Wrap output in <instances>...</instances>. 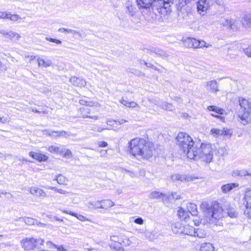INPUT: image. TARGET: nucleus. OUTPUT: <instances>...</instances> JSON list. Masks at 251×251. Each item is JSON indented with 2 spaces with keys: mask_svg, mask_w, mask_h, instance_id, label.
I'll list each match as a JSON object with an SVG mask.
<instances>
[{
  "mask_svg": "<svg viewBox=\"0 0 251 251\" xmlns=\"http://www.w3.org/2000/svg\"><path fill=\"white\" fill-rule=\"evenodd\" d=\"M175 139L176 145L188 158L200 160L206 164L212 161L214 149L211 144L201 143L198 147L195 145L193 138L185 132H179Z\"/></svg>",
  "mask_w": 251,
  "mask_h": 251,
  "instance_id": "nucleus-1",
  "label": "nucleus"
},
{
  "mask_svg": "<svg viewBox=\"0 0 251 251\" xmlns=\"http://www.w3.org/2000/svg\"><path fill=\"white\" fill-rule=\"evenodd\" d=\"M130 152L134 156L138 155L149 159L153 155V146L151 143L143 138H135L128 143Z\"/></svg>",
  "mask_w": 251,
  "mask_h": 251,
  "instance_id": "nucleus-2",
  "label": "nucleus"
},
{
  "mask_svg": "<svg viewBox=\"0 0 251 251\" xmlns=\"http://www.w3.org/2000/svg\"><path fill=\"white\" fill-rule=\"evenodd\" d=\"M201 210L211 220L217 221L224 217V210L221 204L213 201L210 205L208 202L203 201L200 205Z\"/></svg>",
  "mask_w": 251,
  "mask_h": 251,
  "instance_id": "nucleus-3",
  "label": "nucleus"
},
{
  "mask_svg": "<svg viewBox=\"0 0 251 251\" xmlns=\"http://www.w3.org/2000/svg\"><path fill=\"white\" fill-rule=\"evenodd\" d=\"M238 102L242 112L237 116L238 121L243 125L251 124V100L250 98L239 97Z\"/></svg>",
  "mask_w": 251,
  "mask_h": 251,
  "instance_id": "nucleus-4",
  "label": "nucleus"
},
{
  "mask_svg": "<svg viewBox=\"0 0 251 251\" xmlns=\"http://www.w3.org/2000/svg\"><path fill=\"white\" fill-rule=\"evenodd\" d=\"M44 242V240L41 238H25L21 240V244L25 250L28 251L34 248H41Z\"/></svg>",
  "mask_w": 251,
  "mask_h": 251,
  "instance_id": "nucleus-5",
  "label": "nucleus"
},
{
  "mask_svg": "<svg viewBox=\"0 0 251 251\" xmlns=\"http://www.w3.org/2000/svg\"><path fill=\"white\" fill-rule=\"evenodd\" d=\"M183 45L187 48H207L209 46L203 40H197L194 38L187 37L182 40Z\"/></svg>",
  "mask_w": 251,
  "mask_h": 251,
  "instance_id": "nucleus-6",
  "label": "nucleus"
},
{
  "mask_svg": "<svg viewBox=\"0 0 251 251\" xmlns=\"http://www.w3.org/2000/svg\"><path fill=\"white\" fill-rule=\"evenodd\" d=\"M243 204L245 206L244 214L251 219V189H247L244 194Z\"/></svg>",
  "mask_w": 251,
  "mask_h": 251,
  "instance_id": "nucleus-7",
  "label": "nucleus"
},
{
  "mask_svg": "<svg viewBox=\"0 0 251 251\" xmlns=\"http://www.w3.org/2000/svg\"><path fill=\"white\" fill-rule=\"evenodd\" d=\"M136 2L139 8L147 9L152 6L153 8L156 9L158 11V7L161 6L163 0H160L157 2L153 0H136Z\"/></svg>",
  "mask_w": 251,
  "mask_h": 251,
  "instance_id": "nucleus-8",
  "label": "nucleus"
},
{
  "mask_svg": "<svg viewBox=\"0 0 251 251\" xmlns=\"http://www.w3.org/2000/svg\"><path fill=\"white\" fill-rule=\"evenodd\" d=\"M207 110L209 112H213L211 115L215 118L219 119L223 122H225V117L224 115L226 114V110L223 108L218 107L216 105H209L207 107Z\"/></svg>",
  "mask_w": 251,
  "mask_h": 251,
  "instance_id": "nucleus-9",
  "label": "nucleus"
},
{
  "mask_svg": "<svg viewBox=\"0 0 251 251\" xmlns=\"http://www.w3.org/2000/svg\"><path fill=\"white\" fill-rule=\"evenodd\" d=\"M210 7V4L207 0H199L197 2L198 12L201 15H204Z\"/></svg>",
  "mask_w": 251,
  "mask_h": 251,
  "instance_id": "nucleus-10",
  "label": "nucleus"
},
{
  "mask_svg": "<svg viewBox=\"0 0 251 251\" xmlns=\"http://www.w3.org/2000/svg\"><path fill=\"white\" fill-rule=\"evenodd\" d=\"M169 196L166 194H164L158 191H153L150 193L149 198L151 199H161L164 202L167 201L169 199Z\"/></svg>",
  "mask_w": 251,
  "mask_h": 251,
  "instance_id": "nucleus-11",
  "label": "nucleus"
},
{
  "mask_svg": "<svg viewBox=\"0 0 251 251\" xmlns=\"http://www.w3.org/2000/svg\"><path fill=\"white\" fill-rule=\"evenodd\" d=\"M78 111L82 118H91L95 120H97L99 119V116H91L89 115V114L90 113V109L88 107L80 108L79 109Z\"/></svg>",
  "mask_w": 251,
  "mask_h": 251,
  "instance_id": "nucleus-12",
  "label": "nucleus"
},
{
  "mask_svg": "<svg viewBox=\"0 0 251 251\" xmlns=\"http://www.w3.org/2000/svg\"><path fill=\"white\" fill-rule=\"evenodd\" d=\"M69 81L73 85L80 87H84L86 85V82L84 79L75 76H72L70 78Z\"/></svg>",
  "mask_w": 251,
  "mask_h": 251,
  "instance_id": "nucleus-13",
  "label": "nucleus"
},
{
  "mask_svg": "<svg viewBox=\"0 0 251 251\" xmlns=\"http://www.w3.org/2000/svg\"><path fill=\"white\" fill-rule=\"evenodd\" d=\"M28 154L30 157L39 162L45 161L48 159L47 155L38 152L30 151Z\"/></svg>",
  "mask_w": 251,
  "mask_h": 251,
  "instance_id": "nucleus-14",
  "label": "nucleus"
},
{
  "mask_svg": "<svg viewBox=\"0 0 251 251\" xmlns=\"http://www.w3.org/2000/svg\"><path fill=\"white\" fill-rule=\"evenodd\" d=\"M207 90L212 93H216L219 91L218 84L216 80L209 81L206 83Z\"/></svg>",
  "mask_w": 251,
  "mask_h": 251,
  "instance_id": "nucleus-15",
  "label": "nucleus"
},
{
  "mask_svg": "<svg viewBox=\"0 0 251 251\" xmlns=\"http://www.w3.org/2000/svg\"><path fill=\"white\" fill-rule=\"evenodd\" d=\"M30 193L32 195L42 197V198L46 197V194L44 191L36 187H31L30 188Z\"/></svg>",
  "mask_w": 251,
  "mask_h": 251,
  "instance_id": "nucleus-16",
  "label": "nucleus"
},
{
  "mask_svg": "<svg viewBox=\"0 0 251 251\" xmlns=\"http://www.w3.org/2000/svg\"><path fill=\"white\" fill-rule=\"evenodd\" d=\"M239 184L238 183H230L224 184L221 187V190L223 193L226 194L229 192L232 189L238 187Z\"/></svg>",
  "mask_w": 251,
  "mask_h": 251,
  "instance_id": "nucleus-17",
  "label": "nucleus"
},
{
  "mask_svg": "<svg viewBox=\"0 0 251 251\" xmlns=\"http://www.w3.org/2000/svg\"><path fill=\"white\" fill-rule=\"evenodd\" d=\"M177 215L181 220H186L190 217L189 212L181 207H179Z\"/></svg>",
  "mask_w": 251,
  "mask_h": 251,
  "instance_id": "nucleus-18",
  "label": "nucleus"
},
{
  "mask_svg": "<svg viewBox=\"0 0 251 251\" xmlns=\"http://www.w3.org/2000/svg\"><path fill=\"white\" fill-rule=\"evenodd\" d=\"M126 12L131 16H134L136 13V7L131 2L128 1L126 3Z\"/></svg>",
  "mask_w": 251,
  "mask_h": 251,
  "instance_id": "nucleus-19",
  "label": "nucleus"
},
{
  "mask_svg": "<svg viewBox=\"0 0 251 251\" xmlns=\"http://www.w3.org/2000/svg\"><path fill=\"white\" fill-rule=\"evenodd\" d=\"M58 31L60 32H67L68 33H72L74 36L77 35L81 38L85 37L84 34H82L80 31H78L70 28H60L58 29Z\"/></svg>",
  "mask_w": 251,
  "mask_h": 251,
  "instance_id": "nucleus-20",
  "label": "nucleus"
},
{
  "mask_svg": "<svg viewBox=\"0 0 251 251\" xmlns=\"http://www.w3.org/2000/svg\"><path fill=\"white\" fill-rule=\"evenodd\" d=\"M186 210L189 212V214L192 216H197L198 214V210L196 204L192 202L187 203L186 205Z\"/></svg>",
  "mask_w": 251,
  "mask_h": 251,
  "instance_id": "nucleus-21",
  "label": "nucleus"
},
{
  "mask_svg": "<svg viewBox=\"0 0 251 251\" xmlns=\"http://www.w3.org/2000/svg\"><path fill=\"white\" fill-rule=\"evenodd\" d=\"M63 213H66V214H70L73 216H74V217H75L78 220H79V221H82V222H85V221H89L90 220L87 218L86 217L83 216V215H79V214H77L75 213H74L73 212H72V211H68L67 210H62L61 209L60 210Z\"/></svg>",
  "mask_w": 251,
  "mask_h": 251,
  "instance_id": "nucleus-22",
  "label": "nucleus"
},
{
  "mask_svg": "<svg viewBox=\"0 0 251 251\" xmlns=\"http://www.w3.org/2000/svg\"><path fill=\"white\" fill-rule=\"evenodd\" d=\"M200 251H215V247L210 243L202 244L200 248Z\"/></svg>",
  "mask_w": 251,
  "mask_h": 251,
  "instance_id": "nucleus-23",
  "label": "nucleus"
},
{
  "mask_svg": "<svg viewBox=\"0 0 251 251\" xmlns=\"http://www.w3.org/2000/svg\"><path fill=\"white\" fill-rule=\"evenodd\" d=\"M100 208H108L115 205V203L110 200L107 199L100 201Z\"/></svg>",
  "mask_w": 251,
  "mask_h": 251,
  "instance_id": "nucleus-24",
  "label": "nucleus"
},
{
  "mask_svg": "<svg viewBox=\"0 0 251 251\" xmlns=\"http://www.w3.org/2000/svg\"><path fill=\"white\" fill-rule=\"evenodd\" d=\"M86 206L90 209L100 208V201H90L86 203Z\"/></svg>",
  "mask_w": 251,
  "mask_h": 251,
  "instance_id": "nucleus-25",
  "label": "nucleus"
},
{
  "mask_svg": "<svg viewBox=\"0 0 251 251\" xmlns=\"http://www.w3.org/2000/svg\"><path fill=\"white\" fill-rule=\"evenodd\" d=\"M54 180H55L57 183L61 185H67L68 180L67 178L61 174L57 175Z\"/></svg>",
  "mask_w": 251,
  "mask_h": 251,
  "instance_id": "nucleus-26",
  "label": "nucleus"
},
{
  "mask_svg": "<svg viewBox=\"0 0 251 251\" xmlns=\"http://www.w3.org/2000/svg\"><path fill=\"white\" fill-rule=\"evenodd\" d=\"M182 232L185 235L193 236V235H195V228L189 225H186L184 226Z\"/></svg>",
  "mask_w": 251,
  "mask_h": 251,
  "instance_id": "nucleus-27",
  "label": "nucleus"
},
{
  "mask_svg": "<svg viewBox=\"0 0 251 251\" xmlns=\"http://www.w3.org/2000/svg\"><path fill=\"white\" fill-rule=\"evenodd\" d=\"M120 102L122 103L125 106L127 107H131V108H134L136 107H139V106L138 104L135 102V101H128L124 99H122L120 100Z\"/></svg>",
  "mask_w": 251,
  "mask_h": 251,
  "instance_id": "nucleus-28",
  "label": "nucleus"
},
{
  "mask_svg": "<svg viewBox=\"0 0 251 251\" xmlns=\"http://www.w3.org/2000/svg\"><path fill=\"white\" fill-rule=\"evenodd\" d=\"M110 247L111 249L114 250L116 251H124V249L122 247V243L121 241L111 243L110 245Z\"/></svg>",
  "mask_w": 251,
  "mask_h": 251,
  "instance_id": "nucleus-29",
  "label": "nucleus"
},
{
  "mask_svg": "<svg viewBox=\"0 0 251 251\" xmlns=\"http://www.w3.org/2000/svg\"><path fill=\"white\" fill-rule=\"evenodd\" d=\"M206 236V233L205 231L201 228H195V235L193 236L198 237L200 238H205Z\"/></svg>",
  "mask_w": 251,
  "mask_h": 251,
  "instance_id": "nucleus-30",
  "label": "nucleus"
},
{
  "mask_svg": "<svg viewBox=\"0 0 251 251\" xmlns=\"http://www.w3.org/2000/svg\"><path fill=\"white\" fill-rule=\"evenodd\" d=\"M6 38H9L11 40L15 41H18L21 38V36L19 34L14 32L12 31H8Z\"/></svg>",
  "mask_w": 251,
  "mask_h": 251,
  "instance_id": "nucleus-31",
  "label": "nucleus"
},
{
  "mask_svg": "<svg viewBox=\"0 0 251 251\" xmlns=\"http://www.w3.org/2000/svg\"><path fill=\"white\" fill-rule=\"evenodd\" d=\"M48 151L51 153L61 154L63 152V150L59 147L55 146H50L48 149Z\"/></svg>",
  "mask_w": 251,
  "mask_h": 251,
  "instance_id": "nucleus-32",
  "label": "nucleus"
},
{
  "mask_svg": "<svg viewBox=\"0 0 251 251\" xmlns=\"http://www.w3.org/2000/svg\"><path fill=\"white\" fill-rule=\"evenodd\" d=\"M37 61L38 63L39 66H43L44 67H48L52 65V62L50 60L45 61L43 59L38 58Z\"/></svg>",
  "mask_w": 251,
  "mask_h": 251,
  "instance_id": "nucleus-33",
  "label": "nucleus"
},
{
  "mask_svg": "<svg viewBox=\"0 0 251 251\" xmlns=\"http://www.w3.org/2000/svg\"><path fill=\"white\" fill-rule=\"evenodd\" d=\"M232 135V131L231 129L227 127H224L221 130V135L226 137H231Z\"/></svg>",
  "mask_w": 251,
  "mask_h": 251,
  "instance_id": "nucleus-34",
  "label": "nucleus"
},
{
  "mask_svg": "<svg viewBox=\"0 0 251 251\" xmlns=\"http://www.w3.org/2000/svg\"><path fill=\"white\" fill-rule=\"evenodd\" d=\"M150 50L151 52L159 56H164L165 54L163 50L156 48H152Z\"/></svg>",
  "mask_w": 251,
  "mask_h": 251,
  "instance_id": "nucleus-35",
  "label": "nucleus"
},
{
  "mask_svg": "<svg viewBox=\"0 0 251 251\" xmlns=\"http://www.w3.org/2000/svg\"><path fill=\"white\" fill-rule=\"evenodd\" d=\"M157 104L158 106L162 107L163 109H164L166 110L171 111L173 107V105L172 104L167 103L166 102H162L161 104L158 103Z\"/></svg>",
  "mask_w": 251,
  "mask_h": 251,
  "instance_id": "nucleus-36",
  "label": "nucleus"
},
{
  "mask_svg": "<svg viewBox=\"0 0 251 251\" xmlns=\"http://www.w3.org/2000/svg\"><path fill=\"white\" fill-rule=\"evenodd\" d=\"M227 213L228 216L231 218H236L237 216V213L233 208L229 207L227 209Z\"/></svg>",
  "mask_w": 251,
  "mask_h": 251,
  "instance_id": "nucleus-37",
  "label": "nucleus"
},
{
  "mask_svg": "<svg viewBox=\"0 0 251 251\" xmlns=\"http://www.w3.org/2000/svg\"><path fill=\"white\" fill-rule=\"evenodd\" d=\"M46 245L48 246V247L50 248H56L58 251H66V250H65L62 246L57 247L56 245L53 244L50 241L47 242L46 243Z\"/></svg>",
  "mask_w": 251,
  "mask_h": 251,
  "instance_id": "nucleus-38",
  "label": "nucleus"
},
{
  "mask_svg": "<svg viewBox=\"0 0 251 251\" xmlns=\"http://www.w3.org/2000/svg\"><path fill=\"white\" fill-rule=\"evenodd\" d=\"M7 19H9L12 21H17L22 18L17 14H11L8 13Z\"/></svg>",
  "mask_w": 251,
  "mask_h": 251,
  "instance_id": "nucleus-39",
  "label": "nucleus"
},
{
  "mask_svg": "<svg viewBox=\"0 0 251 251\" xmlns=\"http://www.w3.org/2000/svg\"><path fill=\"white\" fill-rule=\"evenodd\" d=\"M25 222L28 225H34L37 223V221L33 219L30 218H26L25 219Z\"/></svg>",
  "mask_w": 251,
  "mask_h": 251,
  "instance_id": "nucleus-40",
  "label": "nucleus"
},
{
  "mask_svg": "<svg viewBox=\"0 0 251 251\" xmlns=\"http://www.w3.org/2000/svg\"><path fill=\"white\" fill-rule=\"evenodd\" d=\"M92 129L93 131H97V132H100L104 130H109L110 129L109 128H102V127H100L99 125H95L93 127Z\"/></svg>",
  "mask_w": 251,
  "mask_h": 251,
  "instance_id": "nucleus-41",
  "label": "nucleus"
},
{
  "mask_svg": "<svg viewBox=\"0 0 251 251\" xmlns=\"http://www.w3.org/2000/svg\"><path fill=\"white\" fill-rule=\"evenodd\" d=\"M45 39L47 41H50L51 42H53V43H56V44H59V45H60L62 43L61 41H60L58 39H54V38L46 37L45 38Z\"/></svg>",
  "mask_w": 251,
  "mask_h": 251,
  "instance_id": "nucleus-42",
  "label": "nucleus"
},
{
  "mask_svg": "<svg viewBox=\"0 0 251 251\" xmlns=\"http://www.w3.org/2000/svg\"><path fill=\"white\" fill-rule=\"evenodd\" d=\"M244 52L247 56L251 57V45H249L246 49H244Z\"/></svg>",
  "mask_w": 251,
  "mask_h": 251,
  "instance_id": "nucleus-43",
  "label": "nucleus"
},
{
  "mask_svg": "<svg viewBox=\"0 0 251 251\" xmlns=\"http://www.w3.org/2000/svg\"><path fill=\"white\" fill-rule=\"evenodd\" d=\"M121 242L122 243V247L128 246L130 245L131 241L127 238L122 239L121 238Z\"/></svg>",
  "mask_w": 251,
  "mask_h": 251,
  "instance_id": "nucleus-44",
  "label": "nucleus"
},
{
  "mask_svg": "<svg viewBox=\"0 0 251 251\" xmlns=\"http://www.w3.org/2000/svg\"><path fill=\"white\" fill-rule=\"evenodd\" d=\"M63 156L68 159L72 158L73 157L72 151L69 149H66Z\"/></svg>",
  "mask_w": 251,
  "mask_h": 251,
  "instance_id": "nucleus-45",
  "label": "nucleus"
},
{
  "mask_svg": "<svg viewBox=\"0 0 251 251\" xmlns=\"http://www.w3.org/2000/svg\"><path fill=\"white\" fill-rule=\"evenodd\" d=\"M60 137H64L65 138H68L72 134L70 132H66L64 130L60 131ZM74 136V134H72Z\"/></svg>",
  "mask_w": 251,
  "mask_h": 251,
  "instance_id": "nucleus-46",
  "label": "nucleus"
},
{
  "mask_svg": "<svg viewBox=\"0 0 251 251\" xmlns=\"http://www.w3.org/2000/svg\"><path fill=\"white\" fill-rule=\"evenodd\" d=\"M210 132L213 135L219 136L221 135V130L218 128H212Z\"/></svg>",
  "mask_w": 251,
  "mask_h": 251,
  "instance_id": "nucleus-47",
  "label": "nucleus"
},
{
  "mask_svg": "<svg viewBox=\"0 0 251 251\" xmlns=\"http://www.w3.org/2000/svg\"><path fill=\"white\" fill-rule=\"evenodd\" d=\"M193 0H180L179 4L180 7L184 6V5H187L192 2Z\"/></svg>",
  "mask_w": 251,
  "mask_h": 251,
  "instance_id": "nucleus-48",
  "label": "nucleus"
},
{
  "mask_svg": "<svg viewBox=\"0 0 251 251\" xmlns=\"http://www.w3.org/2000/svg\"><path fill=\"white\" fill-rule=\"evenodd\" d=\"M54 191H55L56 193H58L63 194V195H66L69 193V192L67 191L66 190L61 189H59L56 187H55V189H54Z\"/></svg>",
  "mask_w": 251,
  "mask_h": 251,
  "instance_id": "nucleus-49",
  "label": "nucleus"
},
{
  "mask_svg": "<svg viewBox=\"0 0 251 251\" xmlns=\"http://www.w3.org/2000/svg\"><path fill=\"white\" fill-rule=\"evenodd\" d=\"M110 239L113 242V243L119 242L121 240V238L115 235L111 236Z\"/></svg>",
  "mask_w": 251,
  "mask_h": 251,
  "instance_id": "nucleus-50",
  "label": "nucleus"
},
{
  "mask_svg": "<svg viewBox=\"0 0 251 251\" xmlns=\"http://www.w3.org/2000/svg\"><path fill=\"white\" fill-rule=\"evenodd\" d=\"M8 13L6 12H0V19H7Z\"/></svg>",
  "mask_w": 251,
  "mask_h": 251,
  "instance_id": "nucleus-51",
  "label": "nucleus"
},
{
  "mask_svg": "<svg viewBox=\"0 0 251 251\" xmlns=\"http://www.w3.org/2000/svg\"><path fill=\"white\" fill-rule=\"evenodd\" d=\"M134 223L138 225H142L144 223V220L141 217H139L134 220Z\"/></svg>",
  "mask_w": 251,
  "mask_h": 251,
  "instance_id": "nucleus-52",
  "label": "nucleus"
},
{
  "mask_svg": "<svg viewBox=\"0 0 251 251\" xmlns=\"http://www.w3.org/2000/svg\"><path fill=\"white\" fill-rule=\"evenodd\" d=\"M31 110H32V111H33L34 112H35V113H43L44 114L48 113V111H45V110H44V111H39V110H37L35 108H31Z\"/></svg>",
  "mask_w": 251,
  "mask_h": 251,
  "instance_id": "nucleus-53",
  "label": "nucleus"
},
{
  "mask_svg": "<svg viewBox=\"0 0 251 251\" xmlns=\"http://www.w3.org/2000/svg\"><path fill=\"white\" fill-rule=\"evenodd\" d=\"M43 132L45 134L48 135L49 136H52L53 133V131H52L51 130H48V129L44 130L43 131Z\"/></svg>",
  "mask_w": 251,
  "mask_h": 251,
  "instance_id": "nucleus-54",
  "label": "nucleus"
},
{
  "mask_svg": "<svg viewBox=\"0 0 251 251\" xmlns=\"http://www.w3.org/2000/svg\"><path fill=\"white\" fill-rule=\"evenodd\" d=\"M98 144L100 147H106L108 145L107 143L105 141H100Z\"/></svg>",
  "mask_w": 251,
  "mask_h": 251,
  "instance_id": "nucleus-55",
  "label": "nucleus"
},
{
  "mask_svg": "<svg viewBox=\"0 0 251 251\" xmlns=\"http://www.w3.org/2000/svg\"><path fill=\"white\" fill-rule=\"evenodd\" d=\"M116 124L122 125L127 121L125 119H121L120 120L114 121Z\"/></svg>",
  "mask_w": 251,
  "mask_h": 251,
  "instance_id": "nucleus-56",
  "label": "nucleus"
},
{
  "mask_svg": "<svg viewBox=\"0 0 251 251\" xmlns=\"http://www.w3.org/2000/svg\"><path fill=\"white\" fill-rule=\"evenodd\" d=\"M0 122L2 123H6L9 122V120L7 118L0 117Z\"/></svg>",
  "mask_w": 251,
  "mask_h": 251,
  "instance_id": "nucleus-57",
  "label": "nucleus"
},
{
  "mask_svg": "<svg viewBox=\"0 0 251 251\" xmlns=\"http://www.w3.org/2000/svg\"><path fill=\"white\" fill-rule=\"evenodd\" d=\"M52 136L55 137H60V131H53V133Z\"/></svg>",
  "mask_w": 251,
  "mask_h": 251,
  "instance_id": "nucleus-58",
  "label": "nucleus"
},
{
  "mask_svg": "<svg viewBox=\"0 0 251 251\" xmlns=\"http://www.w3.org/2000/svg\"><path fill=\"white\" fill-rule=\"evenodd\" d=\"M29 58V62H30L31 61L35 59L36 57L33 55H26L25 56V58Z\"/></svg>",
  "mask_w": 251,
  "mask_h": 251,
  "instance_id": "nucleus-59",
  "label": "nucleus"
},
{
  "mask_svg": "<svg viewBox=\"0 0 251 251\" xmlns=\"http://www.w3.org/2000/svg\"><path fill=\"white\" fill-rule=\"evenodd\" d=\"M201 220L199 218L198 219H196L195 220H194V224L195 225L198 226L200 225V224L201 223Z\"/></svg>",
  "mask_w": 251,
  "mask_h": 251,
  "instance_id": "nucleus-60",
  "label": "nucleus"
},
{
  "mask_svg": "<svg viewBox=\"0 0 251 251\" xmlns=\"http://www.w3.org/2000/svg\"><path fill=\"white\" fill-rule=\"evenodd\" d=\"M181 198H182L181 195H179V194L177 195L176 193L174 194V199L179 200Z\"/></svg>",
  "mask_w": 251,
  "mask_h": 251,
  "instance_id": "nucleus-61",
  "label": "nucleus"
},
{
  "mask_svg": "<svg viewBox=\"0 0 251 251\" xmlns=\"http://www.w3.org/2000/svg\"><path fill=\"white\" fill-rule=\"evenodd\" d=\"M8 31L5 30H0V33L2 34L3 35L5 36L6 37L7 36Z\"/></svg>",
  "mask_w": 251,
  "mask_h": 251,
  "instance_id": "nucleus-62",
  "label": "nucleus"
},
{
  "mask_svg": "<svg viewBox=\"0 0 251 251\" xmlns=\"http://www.w3.org/2000/svg\"><path fill=\"white\" fill-rule=\"evenodd\" d=\"M145 64L147 66V67H150V68H154V69H156V68L153 66V65H152L150 63H147V62H145Z\"/></svg>",
  "mask_w": 251,
  "mask_h": 251,
  "instance_id": "nucleus-63",
  "label": "nucleus"
},
{
  "mask_svg": "<svg viewBox=\"0 0 251 251\" xmlns=\"http://www.w3.org/2000/svg\"><path fill=\"white\" fill-rule=\"evenodd\" d=\"M125 171H126V172L128 173H129V176H130L131 177H134L135 176V174H134V173L133 172H132V171H129V170H125Z\"/></svg>",
  "mask_w": 251,
  "mask_h": 251,
  "instance_id": "nucleus-64",
  "label": "nucleus"
}]
</instances>
